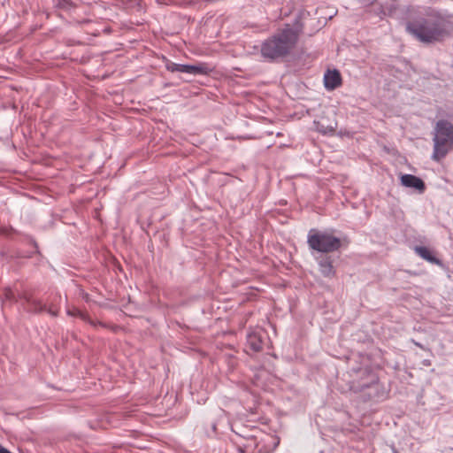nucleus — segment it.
Here are the masks:
<instances>
[{
  "label": "nucleus",
  "instance_id": "nucleus-1",
  "mask_svg": "<svg viewBox=\"0 0 453 453\" xmlns=\"http://www.w3.org/2000/svg\"><path fill=\"white\" fill-rule=\"evenodd\" d=\"M301 32L300 26L286 25L284 28L263 42L262 56L267 59H275L289 54L295 49Z\"/></svg>",
  "mask_w": 453,
  "mask_h": 453
},
{
  "label": "nucleus",
  "instance_id": "nucleus-2",
  "mask_svg": "<svg viewBox=\"0 0 453 453\" xmlns=\"http://www.w3.org/2000/svg\"><path fill=\"white\" fill-rule=\"evenodd\" d=\"M406 29L411 35L423 42L439 41L447 34L444 23L440 19H422L410 22L407 24Z\"/></svg>",
  "mask_w": 453,
  "mask_h": 453
},
{
  "label": "nucleus",
  "instance_id": "nucleus-3",
  "mask_svg": "<svg viewBox=\"0 0 453 453\" xmlns=\"http://www.w3.org/2000/svg\"><path fill=\"white\" fill-rule=\"evenodd\" d=\"M453 149V125L447 120H439L434 137V153L432 158L441 161Z\"/></svg>",
  "mask_w": 453,
  "mask_h": 453
},
{
  "label": "nucleus",
  "instance_id": "nucleus-4",
  "mask_svg": "<svg viewBox=\"0 0 453 453\" xmlns=\"http://www.w3.org/2000/svg\"><path fill=\"white\" fill-rule=\"evenodd\" d=\"M309 247L321 253H331L338 250L342 246V241L328 232L311 229L307 237Z\"/></svg>",
  "mask_w": 453,
  "mask_h": 453
},
{
  "label": "nucleus",
  "instance_id": "nucleus-5",
  "mask_svg": "<svg viewBox=\"0 0 453 453\" xmlns=\"http://www.w3.org/2000/svg\"><path fill=\"white\" fill-rule=\"evenodd\" d=\"M167 70L170 72H180V73H191V74H207L209 73L211 69L206 64H199L196 65H180V64H175L171 63L167 65Z\"/></svg>",
  "mask_w": 453,
  "mask_h": 453
},
{
  "label": "nucleus",
  "instance_id": "nucleus-6",
  "mask_svg": "<svg viewBox=\"0 0 453 453\" xmlns=\"http://www.w3.org/2000/svg\"><path fill=\"white\" fill-rule=\"evenodd\" d=\"M324 85L327 90H334L342 85V76L338 70H328L324 75Z\"/></svg>",
  "mask_w": 453,
  "mask_h": 453
},
{
  "label": "nucleus",
  "instance_id": "nucleus-7",
  "mask_svg": "<svg viewBox=\"0 0 453 453\" xmlns=\"http://www.w3.org/2000/svg\"><path fill=\"white\" fill-rule=\"evenodd\" d=\"M401 184L407 188H413L418 190L419 193H423L425 191L426 186L424 181L412 174H403L401 176Z\"/></svg>",
  "mask_w": 453,
  "mask_h": 453
},
{
  "label": "nucleus",
  "instance_id": "nucleus-8",
  "mask_svg": "<svg viewBox=\"0 0 453 453\" xmlns=\"http://www.w3.org/2000/svg\"><path fill=\"white\" fill-rule=\"evenodd\" d=\"M67 314L70 316H73V317H79L82 320L88 322L94 327H96V326H105V325L104 323H102L100 321L96 322V321L91 319L87 313H84L83 311H81L76 308L69 309L67 311Z\"/></svg>",
  "mask_w": 453,
  "mask_h": 453
},
{
  "label": "nucleus",
  "instance_id": "nucleus-9",
  "mask_svg": "<svg viewBox=\"0 0 453 453\" xmlns=\"http://www.w3.org/2000/svg\"><path fill=\"white\" fill-rule=\"evenodd\" d=\"M319 271L323 276L326 278H333L335 275V270L332 261L329 258L321 260L319 264Z\"/></svg>",
  "mask_w": 453,
  "mask_h": 453
},
{
  "label": "nucleus",
  "instance_id": "nucleus-10",
  "mask_svg": "<svg viewBox=\"0 0 453 453\" xmlns=\"http://www.w3.org/2000/svg\"><path fill=\"white\" fill-rule=\"evenodd\" d=\"M415 252L424 258L425 260L431 262L433 264H439V260L433 256L431 250L426 247L418 246L415 248Z\"/></svg>",
  "mask_w": 453,
  "mask_h": 453
},
{
  "label": "nucleus",
  "instance_id": "nucleus-11",
  "mask_svg": "<svg viewBox=\"0 0 453 453\" xmlns=\"http://www.w3.org/2000/svg\"><path fill=\"white\" fill-rule=\"evenodd\" d=\"M248 344L254 351H260L263 348L261 338L256 333H251L248 335Z\"/></svg>",
  "mask_w": 453,
  "mask_h": 453
},
{
  "label": "nucleus",
  "instance_id": "nucleus-12",
  "mask_svg": "<svg viewBox=\"0 0 453 453\" xmlns=\"http://www.w3.org/2000/svg\"><path fill=\"white\" fill-rule=\"evenodd\" d=\"M25 299L31 311L39 312L45 310V305L40 300L27 296H25Z\"/></svg>",
  "mask_w": 453,
  "mask_h": 453
},
{
  "label": "nucleus",
  "instance_id": "nucleus-13",
  "mask_svg": "<svg viewBox=\"0 0 453 453\" xmlns=\"http://www.w3.org/2000/svg\"><path fill=\"white\" fill-rule=\"evenodd\" d=\"M3 298H4V301H13L15 299V295L13 293V291L9 288H5L4 290H3Z\"/></svg>",
  "mask_w": 453,
  "mask_h": 453
},
{
  "label": "nucleus",
  "instance_id": "nucleus-14",
  "mask_svg": "<svg viewBox=\"0 0 453 453\" xmlns=\"http://www.w3.org/2000/svg\"><path fill=\"white\" fill-rule=\"evenodd\" d=\"M0 453H12V452H10L7 449H5L0 445Z\"/></svg>",
  "mask_w": 453,
  "mask_h": 453
},
{
  "label": "nucleus",
  "instance_id": "nucleus-15",
  "mask_svg": "<svg viewBox=\"0 0 453 453\" xmlns=\"http://www.w3.org/2000/svg\"><path fill=\"white\" fill-rule=\"evenodd\" d=\"M51 315L53 316H57L58 315V311H55V310H52V309H49L48 311Z\"/></svg>",
  "mask_w": 453,
  "mask_h": 453
}]
</instances>
